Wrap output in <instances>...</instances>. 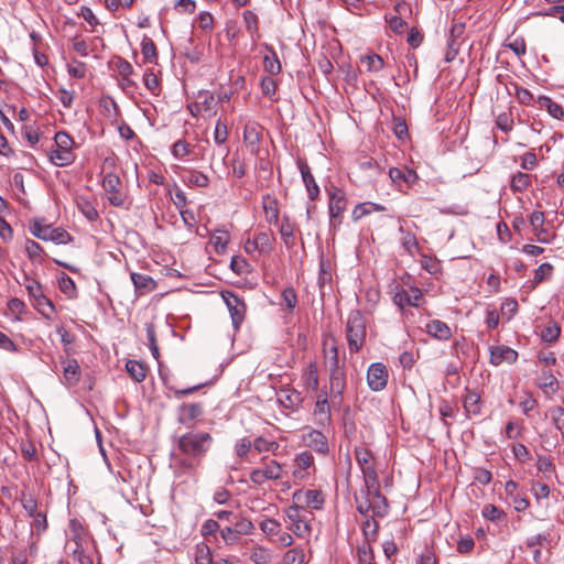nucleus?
I'll return each instance as SVG.
<instances>
[{"instance_id": "nucleus-1", "label": "nucleus", "mask_w": 564, "mask_h": 564, "mask_svg": "<svg viewBox=\"0 0 564 564\" xmlns=\"http://www.w3.org/2000/svg\"><path fill=\"white\" fill-rule=\"evenodd\" d=\"M213 442V436L207 432L191 431L181 435L175 447V468L182 473L198 468Z\"/></svg>"}, {"instance_id": "nucleus-2", "label": "nucleus", "mask_w": 564, "mask_h": 564, "mask_svg": "<svg viewBox=\"0 0 564 564\" xmlns=\"http://www.w3.org/2000/svg\"><path fill=\"white\" fill-rule=\"evenodd\" d=\"M74 140L64 131H59L54 137V144L48 152L50 161L56 166H67L75 161Z\"/></svg>"}, {"instance_id": "nucleus-3", "label": "nucleus", "mask_w": 564, "mask_h": 564, "mask_svg": "<svg viewBox=\"0 0 564 564\" xmlns=\"http://www.w3.org/2000/svg\"><path fill=\"white\" fill-rule=\"evenodd\" d=\"M285 517L288 521L286 528L292 531L297 538L306 539L311 535V520L313 513L301 506H290L285 509Z\"/></svg>"}, {"instance_id": "nucleus-4", "label": "nucleus", "mask_w": 564, "mask_h": 564, "mask_svg": "<svg viewBox=\"0 0 564 564\" xmlns=\"http://www.w3.org/2000/svg\"><path fill=\"white\" fill-rule=\"evenodd\" d=\"M366 319L360 311L349 313L346 336L351 352H358L366 341Z\"/></svg>"}, {"instance_id": "nucleus-5", "label": "nucleus", "mask_w": 564, "mask_h": 564, "mask_svg": "<svg viewBox=\"0 0 564 564\" xmlns=\"http://www.w3.org/2000/svg\"><path fill=\"white\" fill-rule=\"evenodd\" d=\"M26 291L33 300V305L36 311L46 319H53L55 315V306L50 299H47L43 292L41 283L36 280L25 278Z\"/></svg>"}, {"instance_id": "nucleus-6", "label": "nucleus", "mask_w": 564, "mask_h": 564, "mask_svg": "<svg viewBox=\"0 0 564 564\" xmlns=\"http://www.w3.org/2000/svg\"><path fill=\"white\" fill-rule=\"evenodd\" d=\"M283 467L282 465L274 460L267 458H262V465L258 468H254L250 473V481L257 486H262L269 480H280L283 478Z\"/></svg>"}, {"instance_id": "nucleus-7", "label": "nucleus", "mask_w": 564, "mask_h": 564, "mask_svg": "<svg viewBox=\"0 0 564 564\" xmlns=\"http://www.w3.org/2000/svg\"><path fill=\"white\" fill-rule=\"evenodd\" d=\"M327 194L330 224L337 227L341 224L343 215L347 208L346 195L341 188L334 185L327 188Z\"/></svg>"}, {"instance_id": "nucleus-8", "label": "nucleus", "mask_w": 564, "mask_h": 564, "mask_svg": "<svg viewBox=\"0 0 564 564\" xmlns=\"http://www.w3.org/2000/svg\"><path fill=\"white\" fill-rule=\"evenodd\" d=\"M31 234L44 241H53L56 243H68L72 241L70 235L62 228H52L51 226H43L39 221H33L30 225Z\"/></svg>"}, {"instance_id": "nucleus-9", "label": "nucleus", "mask_w": 564, "mask_h": 564, "mask_svg": "<svg viewBox=\"0 0 564 564\" xmlns=\"http://www.w3.org/2000/svg\"><path fill=\"white\" fill-rule=\"evenodd\" d=\"M221 297L230 313L235 329H238L245 319L246 304L231 291H223Z\"/></svg>"}, {"instance_id": "nucleus-10", "label": "nucleus", "mask_w": 564, "mask_h": 564, "mask_svg": "<svg viewBox=\"0 0 564 564\" xmlns=\"http://www.w3.org/2000/svg\"><path fill=\"white\" fill-rule=\"evenodd\" d=\"M355 458L361 469L365 484H371L373 486L375 479H377L378 476L373 467L372 453L366 447H357L355 449Z\"/></svg>"}, {"instance_id": "nucleus-11", "label": "nucleus", "mask_w": 564, "mask_h": 564, "mask_svg": "<svg viewBox=\"0 0 564 564\" xmlns=\"http://www.w3.org/2000/svg\"><path fill=\"white\" fill-rule=\"evenodd\" d=\"M293 506H301L302 508L308 509H321L324 505V497L322 491L316 489L310 490H297L293 494Z\"/></svg>"}, {"instance_id": "nucleus-12", "label": "nucleus", "mask_w": 564, "mask_h": 564, "mask_svg": "<svg viewBox=\"0 0 564 564\" xmlns=\"http://www.w3.org/2000/svg\"><path fill=\"white\" fill-rule=\"evenodd\" d=\"M388 369L382 362L371 364L367 371V383L372 391H381L388 383Z\"/></svg>"}, {"instance_id": "nucleus-13", "label": "nucleus", "mask_w": 564, "mask_h": 564, "mask_svg": "<svg viewBox=\"0 0 564 564\" xmlns=\"http://www.w3.org/2000/svg\"><path fill=\"white\" fill-rule=\"evenodd\" d=\"M365 487L371 503L372 514L377 517L386 516L388 511V503L386 497L380 492L378 478L375 479L373 486L371 484H365Z\"/></svg>"}, {"instance_id": "nucleus-14", "label": "nucleus", "mask_w": 564, "mask_h": 564, "mask_svg": "<svg viewBox=\"0 0 564 564\" xmlns=\"http://www.w3.org/2000/svg\"><path fill=\"white\" fill-rule=\"evenodd\" d=\"M203 413L204 409L200 403H183L177 410V421L187 427H192Z\"/></svg>"}, {"instance_id": "nucleus-15", "label": "nucleus", "mask_w": 564, "mask_h": 564, "mask_svg": "<svg viewBox=\"0 0 564 564\" xmlns=\"http://www.w3.org/2000/svg\"><path fill=\"white\" fill-rule=\"evenodd\" d=\"M314 423L318 427H325L329 425L332 421L330 406L327 400V395L319 394L316 399L314 411H313Z\"/></svg>"}, {"instance_id": "nucleus-16", "label": "nucleus", "mask_w": 564, "mask_h": 564, "mask_svg": "<svg viewBox=\"0 0 564 564\" xmlns=\"http://www.w3.org/2000/svg\"><path fill=\"white\" fill-rule=\"evenodd\" d=\"M303 442L307 447L319 454L325 455L329 451L327 437L318 430H308L307 433L303 434Z\"/></svg>"}, {"instance_id": "nucleus-17", "label": "nucleus", "mask_w": 564, "mask_h": 564, "mask_svg": "<svg viewBox=\"0 0 564 564\" xmlns=\"http://www.w3.org/2000/svg\"><path fill=\"white\" fill-rule=\"evenodd\" d=\"M489 361L494 366H500L503 362L513 364L518 359V352L508 346H491L489 348Z\"/></svg>"}, {"instance_id": "nucleus-18", "label": "nucleus", "mask_w": 564, "mask_h": 564, "mask_svg": "<svg viewBox=\"0 0 564 564\" xmlns=\"http://www.w3.org/2000/svg\"><path fill=\"white\" fill-rule=\"evenodd\" d=\"M293 476L295 479L304 480L310 476V468H314L313 455L305 451L295 456Z\"/></svg>"}, {"instance_id": "nucleus-19", "label": "nucleus", "mask_w": 564, "mask_h": 564, "mask_svg": "<svg viewBox=\"0 0 564 564\" xmlns=\"http://www.w3.org/2000/svg\"><path fill=\"white\" fill-rule=\"evenodd\" d=\"M297 166L302 175L303 183L305 184L308 198L311 200H315L319 195V187L315 182L313 174L311 173V169L305 160L299 159Z\"/></svg>"}, {"instance_id": "nucleus-20", "label": "nucleus", "mask_w": 564, "mask_h": 564, "mask_svg": "<svg viewBox=\"0 0 564 564\" xmlns=\"http://www.w3.org/2000/svg\"><path fill=\"white\" fill-rule=\"evenodd\" d=\"M130 278L138 296L145 295L154 291L158 286L156 282L148 274L132 272Z\"/></svg>"}, {"instance_id": "nucleus-21", "label": "nucleus", "mask_w": 564, "mask_h": 564, "mask_svg": "<svg viewBox=\"0 0 564 564\" xmlns=\"http://www.w3.org/2000/svg\"><path fill=\"white\" fill-rule=\"evenodd\" d=\"M389 176L392 183L399 187L403 184L411 186L419 180L416 172L410 169L391 167L389 170Z\"/></svg>"}, {"instance_id": "nucleus-22", "label": "nucleus", "mask_w": 564, "mask_h": 564, "mask_svg": "<svg viewBox=\"0 0 564 564\" xmlns=\"http://www.w3.org/2000/svg\"><path fill=\"white\" fill-rule=\"evenodd\" d=\"M425 330L432 337L438 340H448L452 337L449 326L440 319H433L425 325Z\"/></svg>"}, {"instance_id": "nucleus-23", "label": "nucleus", "mask_w": 564, "mask_h": 564, "mask_svg": "<svg viewBox=\"0 0 564 564\" xmlns=\"http://www.w3.org/2000/svg\"><path fill=\"white\" fill-rule=\"evenodd\" d=\"M278 400L285 409H294L302 403L303 398L301 392L285 388L278 392Z\"/></svg>"}, {"instance_id": "nucleus-24", "label": "nucleus", "mask_w": 564, "mask_h": 564, "mask_svg": "<svg viewBox=\"0 0 564 564\" xmlns=\"http://www.w3.org/2000/svg\"><path fill=\"white\" fill-rule=\"evenodd\" d=\"M294 229L295 226L291 221L290 217L283 216L280 224L279 232L288 249H292L295 246Z\"/></svg>"}, {"instance_id": "nucleus-25", "label": "nucleus", "mask_w": 564, "mask_h": 564, "mask_svg": "<svg viewBox=\"0 0 564 564\" xmlns=\"http://www.w3.org/2000/svg\"><path fill=\"white\" fill-rule=\"evenodd\" d=\"M63 367V378L68 386L76 384L80 379V367L75 359L65 360Z\"/></svg>"}, {"instance_id": "nucleus-26", "label": "nucleus", "mask_w": 564, "mask_h": 564, "mask_svg": "<svg viewBox=\"0 0 564 564\" xmlns=\"http://www.w3.org/2000/svg\"><path fill=\"white\" fill-rule=\"evenodd\" d=\"M345 387L346 375L344 370H336L335 372L329 373V390L334 398L341 397Z\"/></svg>"}, {"instance_id": "nucleus-27", "label": "nucleus", "mask_w": 564, "mask_h": 564, "mask_svg": "<svg viewBox=\"0 0 564 564\" xmlns=\"http://www.w3.org/2000/svg\"><path fill=\"white\" fill-rule=\"evenodd\" d=\"M464 409L468 416L480 414V412H481L480 395L475 391L467 390V392L464 397Z\"/></svg>"}, {"instance_id": "nucleus-28", "label": "nucleus", "mask_w": 564, "mask_h": 564, "mask_svg": "<svg viewBox=\"0 0 564 564\" xmlns=\"http://www.w3.org/2000/svg\"><path fill=\"white\" fill-rule=\"evenodd\" d=\"M302 381L307 390L316 391L318 389V372L315 364H308L303 370Z\"/></svg>"}, {"instance_id": "nucleus-29", "label": "nucleus", "mask_w": 564, "mask_h": 564, "mask_svg": "<svg viewBox=\"0 0 564 564\" xmlns=\"http://www.w3.org/2000/svg\"><path fill=\"white\" fill-rule=\"evenodd\" d=\"M209 182V177L205 173L194 169L188 170L187 175L184 178V183L188 187H207Z\"/></svg>"}, {"instance_id": "nucleus-30", "label": "nucleus", "mask_w": 564, "mask_h": 564, "mask_svg": "<svg viewBox=\"0 0 564 564\" xmlns=\"http://www.w3.org/2000/svg\"><path fill=\"white\" fill-rule=\"evenodd\" d=\"M254 243L260 253L269 254L273 249L274 237L270 231H261L254 235Z\"/></svg>"}, {"instance_id": "nucleus-31", "label": "nucleus", "mask_w": 564, "mask_h": 564, "mask_svg": "<svg viewBox=\"0 0 564 564\" xmlns=\"http://www.w3.org/2000/svg\"><path fill=\"white\" fill-rule=\"evenodd\" d=\"M306 554L302 546H296L286 551L283 556L281 564H305Z\"/></svg>"}, {"instance_id": "nucleus-32", "label": "nucleus", "mask_w": 564, "mask_h": 564, "mask_svg": "<svg viewBox=\"0 0 564 564\" xmlns=\"http://www.w3.org/2000/svg\"><path fill=\"white\" fill-rule=\"evenodd\" d=\"M272 557L271 550L263 545H256L250 551V560L254 564H270Z\"/></svg>"}, {"instance_id": "nucleus-33", "label": "nucleus", "mask_w": 564, "mask_h": 564, "mask_svg": "<svg viewBox=\"0 0 564 564\" xmlns=\"http://www.w3.org/2000/svg\"><path fill=\"white\" fill-rule=\"evenodd\" d=\"M531 185V175L523 173V172H517L512 175L511 182H510V188L513 193H522L527 191Z\"/></svg>"}, {"instance_id": "nucleus-34", "label": "nucleus", "mask_w": 564, "mask_h": 564, "mask_svg": "<svg viewBox=\"0 0 564 564\" xmlns=\"http://www.w3.org/2000/svg\"><path fill=\"white\" fill-rule=\"evenodd\" d=\"M538 102L541 107H544L553 118L562 119L564 117V110L562 106L553 101L550 97L541 96L539 97Z\"/></svg>"}, {"instance_id": "nucleus-35", "label": "nucleus", "mask_w": 564, "mask_h": 564, "mask_svg": "<svg viewBox=\"0 0 564 564\" xmlns=\"http://www.w3.org/2000/svg\"><path fill=\"white\" fill-rule=\"evenodd\" d=\"M126 369L131 378L137 382H142L147 377V368L143 364L137 360H129L126 364Z\"/></svg>"}, {"instance_id": "nucleus-36", "label": "nucleus", "mask_w": 564, "mask_h": 564, "mask_svg": "<svg viewBox=\"0 0 564 564\" xmlns=\"http://www.w3.org/2000/svg\"><path fill=\"white\" fill-rule=\"evenodd\" d=\"M270 54L263 57V68L271 75H276L281 72V63L276 53L270 48Z\"/></svg>"}, {"instance_id": "nucleus-37", "label": "nucleus", "mask_w": 564, "mask_h": 564, "mask_svg": "<svg viewBox=\"0 0 564 564\" xmlns=\"http://www.w3.org/2000/svg\"><path fill=\"white\" fill-rule=\"evenodd\" d=\"M115 65L116 70L120 75L122 80L126 83L127 86H130L132 84V82L130 80V76L133 74L132 65L121 57H118L116 59Z\"/></svg>"}, {"instance_id": "nucleus-38", "label": "nucleus", "mask_w": 564, "mask_h": 564, "mask_svg": "<svg viewBox=\"0 0 564 564\" xmlns=\"http://www.w3.org/2000/svg\"><path fill=\"white\" fill-rule=\"evenodd\" d=\"M263 209H264L267 221L269 224H278V221H279L278 202L274 198L268 197L263 202Z\"/></svg>"}, {"instance_id": "nucleus-39", "label": "nucleus", "mask_w": 564, "mask_h": 564, "mask_svg": "<svg viewBox=\"0 0 564 564\" xmlns=\"http://www.w3.org/2000/svg\"><path fill=\"white\" fill-rule=\"evenodd\" d=\"M212 245L214 246L217 253L225 252L227 245L229 242V234L226 230H216L210 239Z\"/></svg>"}, {"instance_id": "nucleus-40", "label": "nucleus", "mask_w": 564, "mask_h": 564, "mask_svg": "<svg viewBox=\"0 0 564 564\" xmlns=\"http://www.w3.org/2000/svg\"><path fill=\"white\" fill-rule=\"evenodd\" d=\"M280 523L271 518H267L259 523L260 530L269 538L270 541L280 533Z\"/></svg>"}, {"instance_id": "nucleus-41", "label": "nucleus", "mask_w": 564, "mask_h": 564, "mask_svg": "<svg viewBox=\"0 0 564 564\" xmlns=\"http://www.w3.org/2000/svg\"><path fill=\"white\" fill-rule=\"evenodd\" d=\"M195 564H213L210 547L205 543H198L195 547Z\"/></svg>"}, {"instance_id": "nucleus-42", "label": "nucleus", "mask_w": 564, "mask_h": 564, "mask_svg": "<svg viewBox=\"0 0 564 564\" xmlns=\"http://www.w3.org/2000/svg\"><path fill=\"white\" fill-rule=\"evenodd\" d=\"M215 105L214 95L209 91H199L197 96V101L195 102V108L197 111L200 110H212Z\"/></svg>"}, {"instance_id": "nucleus-43", "label": "nucleus", "mask_w": 564, "mask_h": 564, "mask_svg": "<svg viewBox=\"0 0 564 564\" xmlns=\"http://www.w3.org/2000/svg\"><path fill=\"white\" fill-rule=\"evenodd\" d=\"M25 251L31 261L39 262V263L42 262V260H43L42 256H43L44 250L40 243H37L34 240L28 239L26 243H25Z\"/></svg>"}, {"instance_id": "nucleus-44", "label": "nucleus", "mask_w": 564, "mask_h": 564, "mask_svg": "<svg viewBox=\"0 0 564 564\" xmlns=\"http://www.w3.org/2000/svg\"><path fill=\"white\" fill-rule=\"evenodd\" d=\"M561 334V327L557 323L553 322L545 326L541 332V338L545 343H555Z\"/></svg>"}, {"instance_id": "nucleus-45", "label": "nucleus", "mask_w": 564, "mask_h": 564, "mask_svg": "<svg viewBox=\"0 0 564 564\" xmlns=\"http://www.w3.org/2000/svg\"><path fill=\"white\" fill-rule=\"evenodd\" d=\"M141 52L145 62H153L156 59V46L154 42L148 36H144L142 40Z\"/></svg>"}, {"instance_id": "nucleus-46", "label": "nucleus", "mask_w": 564, "mask_h": 564, "mask_svg": "<svg viewBox=\"0 0 564 564\" xmlns=\"http://www.w3.org/2000/svg\"><path fill=\"white\" fill-rule=\"evenodd\" d=\"M297 304V295L293 288H286L281 294V305H284L289 312H292Z\"/></svg>"}, {"instance_id": "nucleus-47", "label": "nucleus", "mask_w": 564, "mask_h": 564, "mask_svg": "<svg viewBox=\"0 0 564 564\" xmlns=\"http://www.w3.org/2000/svg\"><path fill=\"white\" fill-rule=\"evenodd\" d=\"M121 181L115 173H107L102 177V187L108 193H116L119 191Z\"/></svg>"}, {"instance_id": "nucleus-48", "label": "nucleus", "mask_w": 564, "mask_h": 564, "mask_svg": "<svg viewBox=\"0 0 564 564\" xmlns=\"http://www.w3.org/2000/svg\"><path fill=\"white\" fill-rule=\"evenodd\" d=\"M361 62L367 64V68L369 72H379L384 66L383 58L378 54L366 55L361 57Z\"/></svg>"}, {"instance_id": "nucleus-49", "label": "nucleus", "mask_w": 564, "mask_h": 564, "mask_svg": "<svg viewBox=\"0 0 564 564\" xmlns=\"http://www.w3.org/2000/svg\"><path fill=\"white\" fill-rule=\"evenodd\" d=\"M191 153L192 148L185 140H177L172 147V154L177 160H182Z\"/></svg>"}, {"instance_id": "nucleus-50", "label": "nucleus", "mask_w": 564, "mask_h": 564, "mask_svg": "<svg viewBox=\"0 0 564 564\" xmlns=\"http://www.w3.org/2000/svg\"><path fill=\"white\" fill-rule=\"evenodd\" d=\"M229 130L226 122L221 121L220 119L217 120L214 131V141L215 143L221 145L224 144L228 139Z\"/></svg>"}, {"instance_id": "nucleus-51", "label": "nucleus", "mask_w": 564, "mask_h": 564, "mask_svg": "<svg viewBox=\"0 0 564 564\" xmlns=\"http://www.w3.org/2000/svg\"><path fill=\"white\" fill-rule=\"evenodd\" d=\"M553 272V265L551 263H542L535 271H534V278L533 283L540 284L544 280H547L551 278Z\"/></svg>"}, {"instance_id": "nucleus-52", "label": "nucleus", "mask_w": 564, "mask_h": 564, "mask_svg": "<svg viewBox=\"0 0 564 564\" xmlns=\"http://www.w3.org/2000/svg\"><path fill=\"white\" fill-rule=\"evenodd\" d=\"M393 302L401 310H403L405 306H412V302L410 301L408 289L397 288L394 295H393Z\"/></svg>"}, {"instance_id": "nucleus-53", "label": "nucleus", "mask_w": 564, "mask_h": 564, "mask_svg": "<svg viewBox=\"0 0 564 564\" xmlns=\"http://www.w3.org/2000/svg\"><path fill=\"white\" fill-rule=\"evenodd\" d=\"M242 15L247 31L253 36L258 33V17L250 10H246Z\"/></svg>"}, {"instance_id": "nucleus-54", "label": "nucleus", "mask_w": 564, "mask_h": 564, "mask_svg": "<svg viewBox=\"0 0 564 564\" xmlns=\"http://www.w3.org/2000/svg\"><path fill=\"white\" fill-rule=\"evenodd\" d=\"M243 140L247 144L254 147L260 142V133L254 126H246L243 129Z\"/></svg>"}, {"instance_id": "nucleus-55", "label": "nucleus", "mask_w": 564, "mask_h": 564, "mask_svg": "<svg viewBox=\"0 0 564 564\" xmlns=\"http://www.w3.org/2000/svg\"><path fill=\"white\" fill-rule=\"evenodd\" d=\"M481 514L484 518L490 521H497L505 517V512L497 508L495 505H486L482 508Z\"/></svg>"}, {"instance_id": "nucleus-56", "label": "nucleus", "mask_w": 564, "mask_h": 564, "mask_svg": "<svg viewBox=\"0 0 564 564\" xmlns=\"http://www.w3.org/2000/svg\"><path fill=\"white\" fill-rule=\"evenodd\" d=\"M59 290L68 295L69 297L74 296L76 292V285L72 278L68 275H63L58 281Z\"/></svg>"}, {"instance_id": "nucleus-57", "label": "nucleus", "mask_w": 564, "mask_h": 564, "mask_svg": "<svg viewBox=\"0 0 564 564\" xmlns=\"http://www.w3.org/2000/svg\"><path fill=\"white\" fill-rule=\"evenodd\" d=\"M531 491L536 499L538 502L542 499H546L550 496V487L546 484L533 482L531 486Z\"/></svg>"}, {"instance_id": "nucleus-58", "label": "nucleus", "mask_w": 564, "mask_h": 564, "mask_svg": "<svg viewBox=\"0 0 564 564\" xmlns=\"http://www.w3.org/2000/svg\"><path fill=\"white\" fill-rule=\"evenodd\" d=\"M517 100L522 105H530L533 100V95L527 88L520 87L517 84L512 85Z\"/></svg>"}, {"instance_id": "nucleus-59", "label": "nucleus", "mask_w": 564, "mask_h": 564, "mask_svg": "<svg viewBox=\"0 0 564 564\" xmlns=\"http://www.w3.org/2000/svg\"><path fill=\"white\" fill-rule=\"evenodd\" d=\"M251 447H253V441L243 437L235 444V453L238 457L242 458L250 452Z\"/></svg>"}, {"instance_id": "nucleus-60", "label": "nucleus", "mask_w": 564, "mask_h": 564, "mask_svg": "<svg viewBox=\"0 0 564 564\" xmlns=\"http://www.w3.org/2000/svg\"><path fill=\"white\" fill-rule=\"evenodd\" d=\"M553 425L556 430L562 431L564 429V408L555 406L550 410Z\"/></svg>"}, {"instance_id": "nucleus-61", "label": "nucleus", "mask_w": 564, "mask_h": 564, "mask_svg": "<svg viewBox=\"0 0 564 564\" xmlns=\"http://www.w3.org/2000/svg\"><path fill=\"white\" fill-rule=\"evenodd\" d=\"M536 468L539 471L544 474V476L551 475L555 469L552 460L546 456H538Z\"/></svg>"}, {"instance_id": "nucleus-62", "label": "nucleus", "mask_w": 564, "mask_h": 564, "mask_svg": "<svg viewBox=\"0 0 564 564\" xmlns=\"http://www.w3.org/2000/svg\"><path fill=\"white\" fill-rule=\"evenodd\" d=\"M144 86L154 95H158L159 78L153 72H147L143 75Z\"/></svg>"}, {"instance_id": "nucleus-63", "label": "nucleus", "mask_w": 564, "mask_h": 564, "mask_svg": "<svg viewBox=\"0 0 564 564\" xmlns=\"http://www.w3.org/2000/svg\"><path fill=\"white\" fill-rule=\"evenodd\" d=\"M360 564H373V553L369 545L364 544L357 551Z\"/></svg>"}, {"instance_id": "nucleus-64", "label": "nucleus", "mask_w": 564, "mask_h": 564, "mask_svg": "<svg viewBox=\"0 0 564 564\" xmlns=\"http://www.w3.org/2000/svg\"><path fill=\"white\" fill-rule=\"evenodd\" d=\"M230 268L234 272L243 274L248 272L249 264L242 257L236 256L231 258Z\"/></svg>"}]
</instances>
